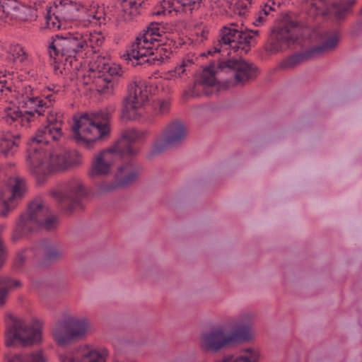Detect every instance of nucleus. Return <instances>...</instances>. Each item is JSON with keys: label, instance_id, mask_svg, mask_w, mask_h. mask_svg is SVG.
<instances>
[{"label": "nucleus", "instance_id": "obj_1", "mask_svg": "<svg viewBox=\"0 0 362 362\" xmlns=\"http://www.w3.org/2000/svg\"><path fill=\"white\" fill-rule=\"evenodd\" d=\"M54 120L48 118V124L38 128L26 142V165L38 185L44 184L52 173L74 169L82 163V156L75 149L58 145L49 150L44 148L50 139L57 141L62 135V128Z\"/></svg>", "mask_w": 362, "mask_h": 362}, {"label": "nucleus", "instance_id": "obj_2", "mask_svg": "<svg viewBox=\"0 0 362 362\" xmlns=\"http://www.w3.org/2000/svg\"><path fill=\"white\" fill-rule=\"evenodd\" d=\"M146 136V132L144 131L134 128L125 129L110 148L98 155L92 163L88 173V175L91 178L109 174L111 165L105 160L103 155L105 152L115 154L121 158H129V160L118 167L113 181L100 183L99 190L100 192L107 193L117 189L125 188L136 182L142 171L141 165L133 159L140 151V148L136 144H142Z\"/></svg>", "mask_w": 362, "mask_h": 362}, {"label": "nucleus", "instance_id": "obj_3", "mask_svg": "<svg viewBox=\"0 0 362 362\" xmlns=\"http://www.w3.org/2000/svg\"><path fill=\"white\" fill-rule=\"evenodd\" d=\"M37 213L47 216L48 208L45 207L41 201L34 200L28 204L27 211L21 214L17 220L11 236L13 243H16L22 238H28L37 228L51 230L58 225L57 217H47L43 219L37 217Z\"/></svg>", "mask_w": 362, "mask_h": 362}, {"label": "nucleus", "instance_id": "obj_4", "mask_svg": "<svg viewBox=\"0 0 362 362\" xmlns=\"http://www.w3.org/2000/svg\"><path fill=\"white\" fill-rule=\"evenodd\" d=\"M252 339L250 324L235 326L230 332L223 328L212 329L203 334L201 347L205 351L218 352L223 349L230 348Z\"/></svg>", "mask_w": 362, "mask_h": 362}, {"label": "nucleus", "instance_id": "obj_5", "mask_svg": "<svg viewBox=\"0 0 362 362\" xmlns=\"http://www.w3.org/2000/svg\"><path fill=\"white\" fill-rule=\"evenodd\" d=\"M47 49L51 58L57 59L65 57L66 62L72 64L78 54L88 48L90 39L88 35L79 32L67 31L52 35Z\"/></svg>", "mask_w": 362, "mask_h": 362}, {"label": "nucleus", "instance_id": "obj_6", "mask_svg": "<svg viewBox=\"0 0 362 362\" xmlns=\"http://www.w3.org/2000/svg\"><path fill=\"white\" fill-rule=\"evenodd\" d=\"M5 321V345L7 347H15L18 345L27 347L41 342L40 329L25 325L21 320L10 313L6 315Z\"/></svg>", "mask_w": 362, "mask_h": 362}, {"label": "nucleus", "instance_id": "obj_7", "mask_svg": "<svg viewBox=\"0 0 362 362\" xmlns=\"http://www.w3.org/2000/svg\"><path fill=\"white\" fill-rule=\"evenodd\" d=\"M72 129L77 144L87 149L93 148L95 143L108 136L110 133L108 124L95 121L88 113L78 119L74 118Z\"/></svg>", "mask_w": 362, "mask_h": 362}, {"label": "nucleus", "instance_id": "obj_8", "mask_svg": "<svg viewBox=\"0 0 362 362\" xmlns=\"http://www.w3.org/2000/svg\"><path fill=\"white\" fill-rule=\"evenodd\" d=\"M88 327L89 322L86 318L69 317L58 321L52 331V335L57 344L64 346L73 341L83 339Z\"/></svg>", "mask_w": 362, "mask_h": 362}, {"label": "nucleus", "instance_id": "obj_9", "mask_svg": "<svg viewBox=\"0 0 362 362\" xmlns=\"http://www.w3.org/2000/svg\"><path fill=\"white\" fill-rule=\"evenodd\" d=\"M149 93L150 87L145 83H129L127 86V95L122 100L121 119H139L137 110L148 100Z\"/></svg>", "mask_w": 362, "mask_h": 362}, {"label": "nucleus", "instance_id": "obj_10", "mask_svg": "<svg viewBox=\"0 0 362 362\" xmlns=\"http://www.w3.org/2000/svg\"><path fill=\"white\" fill-rule=\"evenodd\" d=\"M300 32L298 21H288L284 25L279 26L272 31L266 50L272 53H276L287 49L298 42Z\"/></svg>", "mask_w": 362, "mask_h": 362}, {"label": "nucleus", "instance_id": "obj_11", "mask_svg": "<svg viewBox=\"0 0 362 362\" xmlns=\"http://www.w3.org/2000/svg\"><path fill=\"white\" fill-rule=\"evenodd\" d=\"M339 41L338 33H334L321 45L310 47L303 52H295L284 59L279 64L281 69H292L297 65L321 55L325 51L334 49Z\"/></svg>", "mask_w": 362, "mask_h": 362}, {"label": "nucleus", "instance_id": "obj_12", "mask_svg": "<svg viewBox=\"0 0 362 362\" xmlns=\"http://www.w3.org/2000/svg\"><path fill=\"white\" fill-rule=\"evenodd\" d=\"M217 68L221 71H225L226 69L235 71L233 86L254 79L258 74V68L253 64L247 62L241 55L238 57H230L227 60L218 59Z\"/></svg>", "mask_w": 362, "mask_h": 362}, {"label": "nucleus", "instance_id": "obj_13", "mask_svg": "<svg viewBox=\"0 0 362 362\" xmlns=\"http://www.w3.org/2000/svg\"><path fill=\"white\" fill-rule=\"evenodd\" d=\"M122 67L119 64H104L103 73L99 71L96 76L95 84L96 90L107 96L115 94V90L119 85V77L122 75Z\"/></svg>", "mask_w": 362, "mask_h": 362}, {"label": "nucleus", "instance_id": "obj_14", "mask_svg": "<svg viewBox=\"0 0 362 362\" xmlns=\"http://www.w3.org/2000/svg\"><path fill=\"white\" fill-rule=\"evenodd\" d=\"M221 31V37L218 45H228L234 52L241 49L247 54L250 50L251 41L254 36L247 33L245 30H239L224 26Z\"/></svg>", "mask_w": 362, "mask_h": 362}, {"label": "nucleus", "instance_id": "obj_15", "mask_svg": "<svg viewBox=\"0 0 362 362\" xmlns=\"http://www.w3.org/2000/svg\"><path fill=\"white\" fill-rule=\"evenodd\" d=\"M86 196L87 192L82 181L73 177L66 183L62 202L67 205L66 210L72 212L76 209H83L82 200Z\"/></svg>", "mask_w": 362, "mask_h": 362}, {"label": "nucleus", "instance_id": "obj_16", "mask_svg": "<svg viewBox=\"0 0 362 362\" xmlns=\"http://www.w3.org/2000/svg\"><path fill=\"white\" fill-rule=\"evenodd\" d=\"M186 136V128L180 121L170 123L166 128L164 138L154 144L151 153L157 155L165 151L168 146L180 144Z\"/></svg>", "mask_w": 362, "mask_h": 362}, {"label": "nucleus", "instance_id": "obj_17", "mask_svg": "<svg viewBox=\"0 0 362 362\" xmlns=\"http://www.w3.org/2000/svg\"><path fill=\"white\" fill-rule=\"evenodd\" d=\"M155 47L154 44L148 41L146 37L137 36L131 50L128 51L127 54L129 59H134L133 66L145 64L150 65L152 59L151 53L154 52Z\"/></svg>", "mask_w": 362, "mask_h": 362}, {"label": "nucleus", "instance_id": "obj_18", "mask_svg": "<svg viewBox=\"0 0 362 362\" xmlns=\"http://www.w3.org/2000/svg\"><path fill=\"white\" fill-rule=\"evenodd\" d=\"M36 113L38 116L43 115L42 112L37 109L26 110L23 112L20 110H14L11 107H7L4 110L2 119L9 125L13 124L17 127L20 124L21 127H28L30 123L35 120Z\"/></svg>", "mask_w": 362, "mask_h": 362}, {"label": "nucleus", "instance_id": "obj_19", "mask_svg": "<svg viewBox=\"0 0 362 362\" xmlns=\"http://www.w3.org/2000/svg\"><path fill=\"white\" fill-rule=\"evenodd\" d=\"M216 71L215 70V62L211 61L208 66H206L203 73L196 76L194 85L188 90L185 92V95H189L191 98L201 97L202 93L197 90V86H203L208 87H214L220 84L219 81L216 78Z\"/></svg>", "mask_w": 362, "mask_h": 362}, {"label": "nucleus", "instance_id": "obj_20", "mask_svg": "<svg viewBox=\"0 0 362 362\" xmlns=\"http://www.w3.org/2000/svg\"><path fill=\"white\" fill-rule=\"evenodd\" d=\"M27 10L28 7L18 0H0V19L5 22L7 19H25Z\"/></svg>", "mask_w": 362, "mask_h": 362}, {"label": "nucleus", "instance_id": "obj_21", "mask_svg": "<svg viewBox=\"0 0 362 362\" xmlns=\"http://www.w3.org/2000/svg\"><path fill=\"white\" fill-rule=\"evenodd\" d=\"M21 134L11 130L0 133V152L6 157L13 156L18 151Z\"/></svg>", "mask_w": 362, "mask_h": 362}, {"label": "nucleus", "instance_id": "obj_22", "mask_svg": "<svg viewBox=\"0 0 362 362\" xmlns=\"http://www.w3.org/2000/svg\"><path fill=\"white\" fill-rule=\"evenodd\" d=\"M85 11V7L78 8L71 3L68 6H63L60 8L64 22H76L83 25V26H88L90 24V20L86 19Z\"/></svg>", "mask_w": 362, "mask_h": 362}, {"label": "nucleus", "instance_id": "obj_23", "mask_svg": "<svg viewBox=\"0 0 362 362\" xmlns=\"http://www.w3.org/2000/svg\"><path fill=\"white\" fill-rule=\"evenodd\" d=\"M35 249L36 252L40 250L42 252L41 259L38 260L39 264L42 267L51 264L62 257V253L55 245L49 244L48 240H43L42 245Z\"/></svg>", "mask_w": 362, "mask_h": 362}, {"label": "nucleus", "instance_id": "obj_24", "mask_svg": "<svg viewBox=\"0 0 362 362\" xmlns=\"http://www.w3.org/2000/svg\"><path fill=\"white\" fill-rule=\"evenodd\" d=\"M175 42L173 40L163 41L160 44H158L155 47L154 52H151L152 59L150 65L158 64L160 65L163 63L165 59L170 58L172 54V47L174 46Z\"/></svg>", "mask_w": 362, "mask_h": 362}, {"label": "nucleus", "instance_id": "obj_25", "mask_svg": "<svg viewBox=\"0 0 362 362\" xmlns=\"http://www.w3.org/2000/svg\"><path fill=\"white\" fill-rule=\"evenodd\" d=\"M19 280H13L10 277L0 276V305L5 303L6 297L10 289L21 287Z\"/></svg>", "mask_w": 362, "mask_h": 362}, {"label": "nucleus", "instance_id": "obj_26", "mask_svg": "<svg viewBox=\"0 0 362 362\" xmlns=\"http://www.w3.org/2000/svg\"><path fill=\"white\" fill-rule=\"evenodd\" d=\"M113 111L114 109L110 107L100 110L98 111H95L91 113L90 115L96 122H100V120H102L105 122L103 124H108V127H110L109 122L111 119L112 112Z\"/></svg>", "mask_w": 362, "mask_h": 362}, {"label": "nucleus", "instance_id": "obj_27", "mask_svg": "<svg viewBox=\"0 0 362 362\" xmlns=\"http://www.w3.org/2000/svg\"><path fill=\"white\" fill-rule=\"evenodd\" d=\"M103 8H100L98 6L97 8L95 7H93L90 9L86 8V14L85 16L86 19L90 20V23H92L93 20H95L96 23H101V21H105V12Z\"/></svg>", "mask_w": 362, "mask_h": 362}, {"label": "nucleus", "instance_id": "obj_28", "mask_svg": "<svg viewBox=\"0 0 362 362\" xmlns=\"http://www.w3.org/2000/svg\"><path fill=\"white\" fill-rule=\"evenodd\" d=\"M25 253L36 254V249L35 248H25L19 252L14 260L13 268L15 270H21L23 269L28 255Z\"/></svg>", "mask_w": 362, "mask_h": 362}, {"label": "nucleus", "instance_id": "obj_29", "mask_svg": "<svg viewBox=\"0 0 362 362\" xmlns=\"http://www.w3.org/2000/svg\"><path fill=\"white\" fill-rule=\"evenodd\" d=\"M129 7V14L132 17H135L144 13L143 10L146 8V3L145 1L137 2L136 1H125Z\"/></svg>", "mask_w": 362, "mask_h": 362}, {"label": "nucleus", "instance_id": "obj_30", "mask_svg": "<svg viewBox=\"0 0 362 362\" xmlns=\"http://www.w3.org/2000/svg\"><path fill=\"white\" fill-rule=\"evenodd\" d=\"M176 2L180 5L182 12L189 11L192 13L194 10L200 8L202 0H176Z\"/></svg>", "mask_w": 362, "mask_h": 362}, {"label": "nucleus", "instance_id": "obj_31", "mask_svg": "<svg viewBox=\"0 0 362 362\" xmlns=\"http://www.w3.org/2000/svg\"><path fill=\"white\" fill-rule=\"evenodd\" d=\"M53 15L54 16V19H52V17L50 15V9H49L45 17L47 27L49 29H62L64 24L63 22L61 21L59 16H56L54 13Z\"/></svg>", "mask_w": 362, "mask_h": 362}, {"label": "nucleus", "instance_id": "obj_32", "mask_svg": "<svg viewBox=\"0 0 362 362\" xmlns=\"http://www.w3.org/2000/svg\"><path fill=\"white\" fill-rule=\"evenodd\" d=\"M25 183L23 180L17 178L16 183L12 189V193L8 198L9 200L13 199L14 197H22L25 192Z\"/></svg>", "mask_w": 362, "mask_h": 362}, {"label": "nucleus", "instance_id": "obj_33", "mask_svg": "<svg viewBox=\"0 0 362 362\" xmlns=\"http://www.w3.org/2000/svg\"><path fill=\"white\" fill-rule=\"evenodd\" d=\"M21 362H45V359L40 352L33 353L30 356L19 354Z\"/></svg>", "mask_w": 362, "mask_h": 362}, {"label": "nucleus", "instance_id": "obj_34", "mask_svg": "<svg viewBox=\"0 0 362 362\" xmlns=\"http://www.w3.org/2000/svg\"><path fill=\"white\" fill-rule=\"evenodd\" d=\"M163 6H165L166 8H170L168 13H171L173 11L176 13L181 12L182 8L180 4H177L176 0H163Z\"/></svg>", "mask_w": 362, "mask_h": 362}, {"label": "nucleus", "instance_id": "obj_35", "mask_svg": "<svg viewBox=\"0 0 362 362\" xmlns=\"http://www.w3.org/2000/svg\"><path fill=\"white\" fill-rule=\"evenodd\" d=\"M158 25H159L158 23H157V22H151L146 27V29H145V30H146L147 33L148 32L150 33V35H154L157 37L160 38L161 37V35L159 33L160 28L158 27Z\"/></svg>", "mask_w": 362, "mask_h": 362}, {"label": "nucleus", "instance_id": "obj_36", "mask_svg": "<svg viewBox=\"0 0 362 362\" xmlns=\"http://www.w3.org/2000/svg\"><path fill=\"white\" fill-rule=\"evenodd\" d=\"M138 36L146 37V39L148 40V41L152 42V43H153V44L156 42H162L161 38H158L156 36H155L154 35H150V33L148 32L147 33L146 30H143V31L141 32Z\"/></svg>", "mask_w": 362, "mask_h": 362}, {"label": "nucleus", "instance_id": "obj_37", "mask_svg": "<svg viewBox=\"0 0 362 362\" xmlns=\"http://www.w3.org/2000/svg\"><path fill=\"white\" fill-rule=\"evenodd\" d=\"M34 95V89L30 86H27L23 88L21 93L22 98L28 99Z\"/></svg>", "mask_w": 362, "mask_h": 362}, {"label": "nucleus", "instance_id": "obj_38", "mask_svg": "<svg viewBox=\"0 0 362 362\" xmlns=\"http://www.w3.org/2000/svg\"><path fill=\"white\" fill-rule=\"evenodd\" d=\"M170 103L168 100H161L159 103V111L163 115L169 112Z\"/></svg>", "mask_w": 362, "mask_h": 362}, {"label": "nucleus", "instance_id": "obj_39", "mask_svg": "<svg viewBox=\"0 0 362 362\" xmlns=\"http://www.w3.org/2000/svg\"><path fill=\"white\" fill-rule=\"evenodd\" d=\"M6 250L4 248V243L0 239V269L2 267L5 262L6 259Z\"/></svg>", "mask_w": 362, "mask_h": 362}, {"label": "nucleus", "instance_id": "obj_40", "mask_svg": "<svg viewBox=\"0 0 362 362\" xmlns=\"http://www.w3.org/2000/svg\"><path fill=\"white\" fill-rule=\"evenodd\" d=\"M49 105H47V103L45 102L42 99L40 98L38 96H37V103L35 104V108H34V110L35 109H37V110H40L42 113L44 114V110H42L41 109L42 107H45V108H47L49 107Z\"/></svg>", "mask_w": 362, "mask_h": 362}, {"label": "nucleus", "instance_id": "obj_41", "mask_svg": "<svg viewBox=\"0 0 362 362\" xmlns=\"http://www.w3.org/2000/svg\"><path fill=\"white\" fill-rule=\"evenodd\" d=\"M2 78H4V76H3ZM6 83L7 81L0 77V96L2 95V93L4 92V89L11 92V87L7 86Z\"/></svg>", "mask_w": 362, "mask_h": 362}, {"label": "nucleus", "instance_id": "obj_42", "mask_svg": "<svg viewBox=\"0 0 362 362\" xmlns=\"http://www.w3.org/2000/svg\"><path fill=\"white\" fill-rule=\"evenodd\" d=\"M166 10V6L160 4L158 8H155L154 11L151 13L152 16H160L161 14H165Z\"/></svg>", "mask_w": 362, "mask_h": 362}, {"label": "nucleus", "instance_id": "obj_43", "mask_svg": "<svg viewBox=\"0 0 362 362\" xmlns=\"http://www.w3.org/2000/svg\"><path fill=\"white\" fill-rule=\"evenodd\" d=\"M217 362H240L238 356L235 358L233 355L224 356L221 361Z\"/></svg>", "mask_w": 362, "mask_h": 362}, {"label": "nucleus", "instance_id": "obj_44", "mask_svg": "<svg viewBox=\"0 0 362 362\" xmlns=\"http://www.w3.org/2000/svg\"><path fill=\"white\" fill-rule=\"evenodd\" d=\"M347 13L343 12L342 10L338 6L337 10L334 12V16L339 20L344 19Z\"/></svg>", "mask_w": 362, "mask_h": 362}, {"label": "nucleus", "instance_id": "obj_45", "mask_svg": "<svg viewBox=\"0 0 362 362\" xmlns=\"http://www.w3.org/2000/svg\"><path fill=\"white\" fill-rule=\"evenodd\" d=\"M240 362H257V356H255L253 358V360H252L249 356H238Z\"/></svg>", "mask_w": 362, "mask_h": 362}, {"label": "nucleus", "instance_id": "obj_46", "mask_svg": "<svg viewBox=\"0 0 362 362\" xmlns=\"http://www.w3.org/2000/svg\"><path fill=\"white\" fill-rule=\"evenodd\" d=\"M26 100H28V105L30 106L29 108L30 110L34 109L37 100V95L32 96Z\"/></svg>", "mask_w": 362, "mask_h": 362}, {"label": "nucleus", "instance_id": "obj_47", "mask_svg": "<svg viewBox=\"0 0 362 362\" xmlns=\"http://www.w3.org/2000/svg\"><path fill=\"white\" fill-rule=\"evenodd\" d=\"M273 10H274V8H273V7H272V6H268L267 4H266V5L264 6V7L262 8V11H259V13H262V11L264 16H268V15H269V12H270L271 11H273Z\"/></svg>", "mask_w": 362, "mask_h": 362}, {"label": "nucleus", "instance_id": "obj_48", "mask_svg": "<svg viewBox=\"0 0 362 362\" xmlns=\"http://www.w3.org/2000/svg\"><path fill=\"white\" fill-rule=\"evenodd\" d=\"M339 7L342 10L343 12H345L347 14L351 12V8L349 6H346V5H345L343 2L339 5Z\"/></svg>", "mask_w": 362, "mask_h": 362}, {"label": "nucleus", "instance_id": "obj_49", "mask_svg": "<svg viewBox=\"0 0 362 362\" xmlns=\"http://www.w3.org/2000/svg\"><path fill=\"white\" fill-rule=\"evenodd\" d=\"M8 362H21L20 354H16L13 356H12L8 359Z\"/></svg>", "mask_w": 362, "mask_h": 362}, {"label": "nucleus", "instance_id": "obj_50", "mask_svg": "<svg viewBox=\"0 0 362 362\" xmlns=\"http://www.w3.org/2000/svg\"><path fill=\"white\" fill-rule=\"evenodd\" d=\"M18 104H19V106L18 107L17 110H19L20 107L25 108V107H30L28 105V100L25 98H23V100L19 101Z\"/></svg>", "mask_w": 362, "mask_h": 362}, {"label": "nucleus", "instance_id": "obj_51", "mask_svg": "<svg viewBox=\"0 0 362 362\" xmlns=\"http://www.w3.org/2000/svg\"><path fill=\"white\" fill-rule=\"evenodd\" d=\"M264 21V18L260 15L255 19L253 22V25L255 26H259L260 23H262Z\"/></svg>", "mask_w": 362, "mask_h": 362}, {"label": "nucleus", "instance_id": "obj_52", "mask_svg": "<svg viewBox=\"0 0 362 362\" xmlns=\"http://www.w3.org/2000/svg\"><path fill=\"white\" fill-rule=\"evenodd\" d=\"M4 209L1 212V215L3 216H6L9 211V206H8V204L6 201H4Z\"/></svg>", "mask_w": 362, "mask_h": 362}, {"label": "nucleus", "instance_id": "obj_53", "mask_svg": "<svg viewBox=\"0 0 362 362\" xmlns=\"http://www.w3.org/2000/svg\"><path fill=\"white\" fill-rule=\"evenodd\" d=\"M346 6L351 7L356 4V0H344L342 1Z\"/></svg>", "mask_w": 362, "mask_h": 362}, {"label": "nucleus", "instance_id": "obj_54", "mask_svg": "<svg viewBox=\"0 0 362 362\" xmlns=\"http://www.w3.org/2000/svg\"><path fill=\"white\" fill-rule=\"evenodd\" d=\"M230 81L226 80L220 85V87L223 89H228L230 86Z\"/></svg>", "mask_w": 362, "mask_h": 362}, {"label": "nucleus", "instance_id": "obj_55", "mask_svg": "<svg viewBox=\"0 0 362 362\" xmlns=\"http://www.w3.org/2000/svg\"><path fill=\"white\" fill-rule=\"evenodd\" d=\"M97 357L95 358L90 360L89 362H99V361H104V358L102 356V354L97 353L96 354Z\"/></svg>", "mask_w": 362, "mask_h": 362}, {"label": "nucleus", "instance_id": "obj_56", "mask_svg": "<svg viewBox=\"0 0 362 362\" xmlns=\"http://www.w3.org/2000/svg\"><path fill=\"white\" fill-rule=\"evenodd\" d=\"M221 52L220 47H214L213 48V49L208 50L207 54L208 55H212L214 53H218V52Z\"/></svg>", "mask_w": 362, "mask_h": 362}, {"label": "nucleus", "instance_id": "obj_57", "mask_svg": "<svg viewBox=\"0 0 362 362\" xmlns=\"http://www.w3.org/2000/svg\"><path fill=\"white\" fill-rule=\"evenodd\" d=\"M244 351L247 353H250L252 357L257 356V352L252 348H247Z\"/></svg>", "mask_w": 362, "mask_h": 362}, {"label": "nucleus", "instance_id": "obj_58", "mask_svg": "<svg viewBox=\"0 0 362 362\" xmlns=\"http://www.w3.org/2000/svg\"><path fill=\"white\" fill-rule=\"evenodd\" d=\"M245 30V32L247 33H249L250 35V33H252L254 35L257 36V35H259V31L258 30H254L248 29L247 28Z\"/></svg>", "mask_w": 362, "mask_h": 362}, {"label": "nucleus", "instance_id": "obj_59", "mask_svg": "<svg viewBox=\"0 0 362 362\" xmlns=\"http://www.w3.org/2000/svg\"><path fill=\"white\" fill-rule=\"evenodd\" d=\"M248 1V4H245V3H241L239 4V6L244 11H246L247 9V7H248V4L250 6L251 4V1L252 0H247Z\"/></svg>", "mask_w": 362, "mask_h": 362}, {"label": "nucleus", "instance_id": "obj_60", "mask_svg": "<svg viewBox=\"0 0 362 362\" xmlns=\"http://www.w3.org/2000/svg\"><path fill=\"white\" fill-rule=\"evenodd\" d=\"M45 98L48 100V102L51 104L52 101H54L53 99V95L52 94H49L45 96Z\"/></svg>", "mask_w": 362, "mask_h": 362}, {"label": "nucleus", "instance_id": "obj_61", "mask_svg": "<svg viewBox=\"0 0 362 362\" xmlns=\"http://www.w3.org/2000/svg\"><path fill=\"white\" fill-rule=\"evenodd\" d=\"M37 217L43 218V219L47 218V216H43V214H41V213H37Z\"/></svg>", "mask_w": 362, "mask_h": 362}, {"label": "nucleus", "instance_id": "obj_62", "mask_svg": "<svg viewBox=\"0 0 362 362\" xmlns=\"http://www.w3.org/2000/svg\"><path fill=\"white\" fill-rule=\"evenodd\" d=\"M211 93H212V92H209V91H207V90H204V94L205 95H206V96L210 95Z\"/></svg>", "mask_w": 362, "mask_h": 362}, {"label": "nucleus", "instance_id": "obj_63", "mask_svg": "<svg viewBox=\"0 0 362 362\" xmlns=\"http://www.w3.org/2000/svg\"><path fill=\"white\" fill-rule=\"evenodd\" d=\"M206 55H207V53H205V52L201 54V56H202V57H206Z\"/></svg>", "mask_w": 362, "mask_h": 362}, {"label": "nucleus", "instance_id": "obj_64", "mask_svg": "<svg viewBox=\"0 0 362 362\" xmlns=\"http://www.w3.org/2000/svg\"><path fill=\"white\" fill-rule=\"evenodd\" d=\"M359 14L362 15V8L360 9Z\"/></svg>", "mask_w": 362, "mask_h": 362}]
</instances>
